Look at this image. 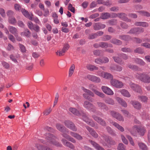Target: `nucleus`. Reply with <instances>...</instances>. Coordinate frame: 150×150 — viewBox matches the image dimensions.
Returning <instances> with one entry per match:
<instances>
[{"instance_id": "obj_8", "label": "nucleus", "mask_w": 150, "mask_h": 150, "mask_svg": "<svg viewBox=\"0 0 150 150\" xmlns=\"http://www.w3.org/2000/svg\"><path fill=\"white\" fill-rule=\"evenodd\" d=\"M111 85L116 88H120L123 86V84L121 81L115 79H111L110 81Z\"/></svg>"}, {"instance_id": "obj_9", "label": "nucleus", "mask_w": 150, "mask_h": 150, "mask_svg": "<svg viewBox=\"0 0 150 150\" xmlns=\"http://www.w3.org/2000/svg\"><path fill=\"white\" fill-rule=\"evenodd\" d=\"M93 118L98 124L103 126H105L106 125V122L101 117H99L95 115L92 116Z\"/></svg>"}, {"instance_id": "obj_4", "label": "nucleus", "mask_w": 150, "mask_h": 150, "mask_svg": "<svg viewBox=\"0 0 150 150\" xmlns=\"http://www.w3.org/2000/svg\"><path fill=\"white\" fill-rule=\"evenodd\" d=\"M82 120L86 123L92 127H95V128H98V125L93 121L92 120L90 119L86 115H83L82 116Z\"/></svg>"}, {"instance_id": "obj_25", "label": "nucleus", "mask_w": 150, "mask_h": 150, "mask_svg": "<svg viewBox=\"0 0 150 150\" xmlns=\"http://www.w3.org/2000/svg\"><path fill=\"white\" fill-rule=\"evenodd\" d=\"M130 103L134 108L137 109H139L141 108V104L138 101L132 100Z\"/></svg>"}, {"instance_id": "obj_12", "label": "nucleus", "mask_w": 150, "mask_h": 150, "mask_svg": "<svg viewBox=\"0 0 150 150\" xmlns=\"http://www.w3.org/2000/svg\"><path fill=\"white\" fill-rule=\"evenodd\" d=\"M86 78L89 80L94 83H99L101 82L100 78L94 75H88L87 76Z\"/></svg>"}, {"instance_id": "obj_15", "label": "nucleus", "mask_w": 150, "mask_h": 150, "mask_svg": "<svg viewBox=\"0 0 150 150\" xmlns=\"http://www.w3.org/2000/svg\"><path fill=\"white\" fill-rule=\"evenodd\" d=\"M69 111L74 115L79 116L81 115V113H83L82 111L79 110L76 108L73 107H70L69 109Z\"/></svg>"}, {"instance_id": "obj_20", "label": "nucleus", "mask_w": 150, "mask_h": 150, "mask_svg": "<svg viewBox=\"0 0 150 150\" xmlns=\"http://www.w3.org/2000/svg\"><path fill=\"white\" fill-rule=\"evenodd\" d=\"M86 127L87 129L93 137L95 138H97L98 137V134L93 129L88 126H86Z\"/></svg>"}, {"instance_id": "obj_51", "label": "nucleus", "mask_w": 150, "mask_h": 150, "mask_svg": "<svg viewBox=\"0 0 150 150\" xmlns=\"http://www.w3.org/2000/svg\"><path fill=\"white\" fill-rule=\"evenodd\" d=\"M118 150H126V147L122 143L119 144L117 147Z\"/></svg>"}, {"instance_id": "obj_33", "label": "nucleus", "mask_w": 150, "mask_h": 150, "mask_svg": "<svg viewBox=\"0 0 150 150\" xmlns=\"http://www.w3.org/2000/svg\"><path fill=\"white\" fill-rule=\"evenodd\" d=\"M119 38L126 41H129L131 39V37L129 35H123L119 36Z\"/></svg>"}, {"instance_id": "obj_42", "label": "nucleus", "mask_w": 150, "mask_h": 150, "mask_svg": "<svg viewBox=\"0 0 150 150\" xmlns=\"http://www.w3.org/2000/svg\"><path fill=\"white\" fill-rule=\"evenodd\" d=\"M138 144L139 148L143 150H147V147L146 146L144 143L141 142H139Z\"/></svg>"}, {"instance_id": "obj_11", "label": "nucleus", "mask_w": 150, "mask_h": 150, "mask_svg": "<svg viewBox=\"0 0 150 150\" xmlns=\"http://www.w3.org/2000/svg\"><path fill=\"white\" fill-rule=\"evenodd\" d=\"M130 87L134 91L140 94L142 93V91L140 87L138 85L133 83L130 84Z\"/></svg>"}, {"instance_id": "obj_64", "label": "nucleus", "mask_w": 150, "mask_h": 150, "mask_svg": "<svg viewBox=\"0 0 150 150\" xmlns=\"http://www.w3.org/2000/svg\"><path fill=\"white\" fill-rule=\"evenodd\" d=\"M119 113L115 111L112 110L110 111V114L113 117L115 118L117 115Z\"/></svg>"}, {"instance_id": "obj_17", "label": "nucleus", "mask_w": 150, "mask_h": 150, "mask_svg": "<svg viewBox=\"0 0 150 150\" xmlns=\"http://www.w3.org/2000/svg\"><path fill=\"white\" fill-rule=\"evenodd\" d=\"M93 27L95 30H98L105 28L106 25L105 24H102L100 23H94L93 25Z\"/></svg>"}, {"instance_id": "obj_21", "label": "nucleus", "mask_w": 150, "mask_h": 150, "mask_svg": "<svg viewBox=\"0 0 150 150\" xmlns=\"http://www.w3.org/2000/svg\"><path fill=\"white\" fill-rule=\"evenodd\" d=\"M103 137L109 145H113L115 144V142L112 139L109 138L107 136L105 135L103 136Z\"/></svg>"}, {"instance_id": "obj_52", "label": "nucleus", "mask_w": 150, "mask_h": 150, "mask_svg": "<svg viewBox=\"0 0 150 150\" xmlns=\"http://www.w3.org/2000/svg\"><path fill=\"white\" fill-rule=\"evenodd\" d=\"M112 38L111 36L108 35H106L103 36L102 37V40L104 41H107L110 40Z\"/></svg>"}, {"instance_id": "obj_49", "label": "nucleus", "mask_w": 150, "mask_h": 150, "mask_svg": "<svg viewBox=\"0 0 150 150\" xmlns=\"http://www.w3.org/2000/svg\"><path fill=\"white\" fill-rule=\"evenodd\" d=\"M138 12L142 16L147 17H149L150 16V13L144 11H139Z\"/></svg>"}, {"instance_id": "obj_35", "label": "nucleus", "mask_w": 150, "mask_h": 150, "mask_svg": "<svg viewBox=\"0 0 150 150\" xmlns=\"http://www.w3.org/2000/svg\"><path fill=\"white\" fill-rule=\"evenodd\" d=\"M105 103L110 105H113L115 104L114 100L111 98H107L105 100Z\"/></svg>"}, {"instance_id": "obj_2", "label": "nucleus", "mask_w": 150, "mask_h": 150, "mask_svg": "<svg viewBox=\"0 0 150 150\" xmlns=\"http://www.w3.org/2000/svg\"><path fill=\"white\" fill-rule=\"evenodd\" d=\"M45 139L47 142L43 140V139H40V142L47 145H49V143H50L57 146L61 147L62 146L61 144L55 141V140L57 139V137L52 134L49 133L46 134Z\"/></svg>"}, {"instance_id": "obj_32", "label": "nucleus", "mask_w": 150, "mask_h": 150, "mask_svg": "<svg viewBox=\"0 0 150 150\" xmlns=\"http://www.w3.org/2000/svg\"><path fill=\"white\" fill-rule=\"evenodd\" d=\"M36 146L38 149L39 150H52L47 146H42L38 144H37Z\"/></svg>"}, {"instance_id": "obj_63", "label": "nucleus", "mask_w": 150, "mask_h": 150, "mask_svg": "<svg viewBox=\"0 0 150 150\" xmlns=\"http://www.w3.org/2000/svg\"><path fill=\"white\" fill-rule=\"evenodd\" d=\"M27 25L28 27V28L31 30H33L34 27V25L33 23L31 21L28 22L27 24Z\"/></svg>"}, {"instance_id": "obj_19", "label": "nucleus", "mask_w": 150, "mask_h": 150, "mask_svg": "<svg viewBox=\"0 0 150 150\" xmlns=\"http://www.w3.org/2000/svg\"><path fill=\"white\" fill-rule=\"evenodd\" d=\"M61 141L65 146L69 147L71 149H73L74 148V146L72 144L68 142L64 138H62L61 140Z\"/></svg>"}, {"instance_id": "obj_13", "label": "nucleus", "mask_w": 150, "mask_h": 150, "mask_svg": "<svg viewBox=\"0 0 150 150\" xmlns=\"http://www.w3.org/2000/svg\"><path fill=\"white\" fill-rule=\"evenodd\" d=\"M101 89L103 92L107 95L112 96L114 94L113 91L107 86H102Z\"/></svg>"}, {"instance_id": "obj_44", "label": "nucleus", "mask_w": 150, "mask_h": 150, "mask_svg": "<svg viewBox=\"0 0 150 150\" xmlns=\"http://www.w3.org/2000/svg\"><path fill=\"white\" fill-rule=\"evenodd\" d=\"M106 129L108 132L111 135L113 136L116 135L115 132L113 131L111 128L110 127L107 126L106 127Z\"/></svg>"}, {"instance_id": "obj_1", "label": "nucleus", "mask_w": 150, "mask_h": 150, "mask_svg": "<svg viewBox=\"0 0 150 150\" xmlns=\"http://www.w3.org/2000/svg\"><path fill=\"white\" fill-rule=\"evenodd\" d=\"M56 127L58 130L62 133V135L63 137L73 143H76L75 140L67 134V133L69 132V131L64 126L58 123L56 124Z\"/></svg>"}, {"instance_id": "obj_29", "label": "nucleus", "mask_w": 150, "mask_h": 150, "mask_svg": "<svg viewBox=\"0 0 150 150\" xmlns=\"http://www.w3.org/2000/svg\"><path fill=\"white\" fill-rule=\"evenodd\" d=\"M70 134L72 136L78 140H81L83 139L82 136L77 133H74L72 132H71Z\"/></svg>"}, {"instance_id": "obj_30", "label": "nucleus", "mask_w": 150, "mask_h": 150, "mask_svg": "<svg viewBox=\"0 0 150 150\" xmlns=\"http://www.w3.org/2000/svg\"><path fill=\"white\" fill-rule=\"evenodd\" d=\"M113 47L112 44H109L106 42H100V47L104 48H107L108 47Z\"/></svg>"}, {"instance_id": "obj_18", "label": "nucleus", "mask_w": 150, "mask_h": 150, "mask_svg": "<svg viewBox=\"0 0 150 150\" xmlns=\"http://www.w3.org/2000/svg\"><path fill=\"white\" fill-rule=\"evenodd\" d=\"M127 15L124 13H118V17L119 18L127 22H130L131 21V20L127 18Z\"/></svg>"}, {"instance_id": "obj_27", "label": "nucleus", "mask_w": 150, "mask_h": 150, "mask_svg": "<svg viewBox=\"0 0 150 150\" xmlns=\"http://www.w3.org/2000/svg\"><path fill=\"white\" fill-rule=\"evenodd\" d=\"M116 100L118 103L122 106L125 108H126L127 107V104L123 99L117 97L116 98Z\"/></svg>"}, {"instance_id": "obj_38", "label": "nucleus", "mask_w": 150, "mask_h": 150, "mask_svg": "<svg viewBox=\"0 0 150 150\" xmlns=\"http://www.w3.org/2000/svg\"><path fill=\"white\" fill-rule=\"evenodd\" d=\"M75 69V65L73 64L70 67L69 71V76L70 77L74 73Z\"/></svg>"}, {"instance_id": "obj_36", "label": "nucleus", "mask_w": 150, "mask_h": 150, "mask_svg": "<svg viewBox=\"0 0 150 150\" xmlns=\"http://www.w3.org/2000/svg\"><path fill=\"white\" fill-rule=\"evenodd\" d=\"M113 76L112 75L109 73L105 72L103 78L107 79H113Z\"/></svg>"}, {"instance_id": "obj_61", "label": "nucleus", "mask_w": 150, "mask_h": 150, "mask_svg": "<svg viewBox=\"0 0 150 150\" xmlns=\"http://www.w3.org/2000/svg\"><path fill=\"white\" fill-rule=\"evenodd\" d=\"M110 10L112 11L117 12L119 10V8L118 6H113L110 8Z\"/></svg>"}, {"instance_id": "obj_56", "label": "nucleus", "mask_w": 150, "mask_h": 150, "mask_svg": "<svg viewBox=\"0 0 150 150\" xmlns=\"http://www.w3.org/2000/svg\"><path fill=\"white\" fill-rule=\"evenodd\" d=\"M108 23L110 25H114L117 24V20L115 19H112L108 21Z\"/></svg>"}, {"instance_id": "obj_41", "label": "nucleus", "mask_w": 150, "mask_h": 150, "mask_svg": "<svg viewBox=\"0 0 150 150\" xmlns=\"http://www.w3.org/2000/svg\"><path fill=\"white\" fill-rule=\"evenodd\" d=\"M110 41L112 43L117 45H121L122 43V41L120 40L115 39H113Z\"/></svg>"}, {"instance_id": "obj_23", "label": "nucleus", "mask_w": 150, "mask_h": 150, "mask_svg": "<svg viewBox=\"0 0 150 150\" xmlns=\"http://www.w3.org/2000/svg\"><path fill=\"white\" fill-rule=\"evenodd\" d=\"M89 142L93 145V147H94L96 150H105L103 148L100 146L98 144H97L95 142L92 140H89Z\"/></svg>"}, {"instance_id": "obj_54", "label": "nucleus", "mask_w": 150, "mask_h": 150, "mask_svg": "<svg viewBox=\"0 0 150 150\" xmlns=\"http://www.w3.org/2000/svg\"><path fill=\"white\" fill-rule=\"evenodd\" d=\"M33 17V16H32V20H30L33 21L36 23H38L40 25H41L42 24L40 21L37 17Z\"/></svg>"}, {"instance_id": "obj_43", "label": "nucleus", "mask_w": 150, "mask_h": 150, "mask_svg": "<svg viewBox=\"0 0 150 150\" xmlns=\"http://www.w3.org/2000/svg\"><path fill=\"white\" fill-rule=\"evenodd\" d=\"M138 97L139 99L144 103H146L148 100V98L145 96H139Z\"/></svg>"}, {"instance_id": "obj_10", "label": "nucleus", "mask_w": 150, "mask_h": 150, "mask_svg": "<svg viewBox=\"0 0 150 150\" xmlns=\"http://www.w3.org/2000/svg\"><path fill=\"white\" fill-rule=\"evenodd\" d=\"M64 123L65 126L69 129L74 131H77L76 127L72 122L69 120H66L64 122Z\"/></svg>"}, {"instance_id": "obj_55", "label": "nucleus", "mask_w": 150, "mask_h": 150, "mask_svg": "<svg viewBox=\"0 0 150 150\" xmlns=\"http://www.w3.org/2000/svg\"><path fill=\"white\" fill-rule=\"evenodd\" d=\"M121 50L125 52H131L132 51V50L129 48L123 47L121 49Z\"/></svg>"}, {"instance_id": "obj_31", "label": "nucleus", "mask_w": 150, "mask_h": 150, "mask_svg": "<svg viewBox=\"0 0 150 150\" xmlns=\"http://www.w3.org/2000/svg\"><path fill=\"white\" fill-rule=\"evenodd\" d=\"M112 123L113 126L121 132H123L124 131L125 129L123 127L117 123L115 122H112Z\"/></svg>"}, {"instance_id": "obj_5", "label": "nucleus", "mask_w": 150, "mask_h": 150, "mask_svg": "<svg viewBox=\"0 0 150 150\" xmlns=\"http://www.w3.org/2000/svg\"><path fill=\"white\" fill-rule=\"evenodd\" d=\"M81 89L86 93L83 94V97L85 98L92 101V98L90 96L94 97V93L91 91L86 89L83 87H81Z\"/></svg>"}, {"instance_id": "obj_48", "label": "nucleus", "mask_w": 150, "mask_h": 150, "mask_svg": "<svg viewBox=\"0 0 150 150\" xmlns=\"http://www.w3.org/2000/svg\"><path fill=\"white\" fill-rule=\"evenodd\" d=\"M95 94L101 98H104L105 95L102 92H100L97 90H95L94 92Z\"/></svg>"}, {"instance_id": "obj_59", "label": "nucleus", "mask_w": 150, "mask_h": 150, "mask_svg": "<svg viewBox=\"0 0 150 150\" xmlns=\"http://www.w3.org/2000/svg\"><path fill=\"white\" fill-rule=\"evenodd\" d=\"M69 48V44H65L64 47H63L62 50H63V52H65L66 51H67L68 49Z\"/></svg>"}, {"instance_id": "obj_57", "label": "nucleus", "mask_w": 150, "mask_h": 150, "mask_svg": "<svg viewBox=\"0 0 150 150\" xmlns=\"http://www.w3.org/2000/svg\"><path fill=\"white\" fill-rule=\"evenodd\" d=\"M115 118L119 121H124L123 117L119 113H118Z\"/></svg>"}, {"instance_id": "obj_62", "label": "nucleus", "mask_w": 150, "mask_h": 150, "mask_svg": "<svg viewBox=\"0 0 150 150\" xmlns=\"http://www.w3.org/2000/svg\"><path fill=\"white\" fill-rule=\"evenodd\" d=\"M120 26L121 27L124 29H127L128 28L129 26L126 23L124 22H121L120 23Z\"/></svg>"}, {"instance_id": "obj_7", "label": "nucleus", "mask_w": 150, "mask_h": 150, "mask_svg": "<svg viewBox=\"0 0 150 150\" xmlns=\"http://www.w3.org/2000/svg\"><path fill=\"white\" fill-rule=\"evenodd\" d=\"M144 30L143 28L140 27H135L131 28L127 33L138 35L144 32Z\"/></svg>"}, {"instance_id": "obj_16", "label": "nucleus", "mask_w": 150, "mask_h": 150, "mask_svg": "<svg viewBox=\"0 0 150 150\" xmlns=\"http://www.w3.org/2000/svg\"><path fill=\"white\" fill-rule=\"evenodd\" d=\"M138 127L136 125H134L132 128L130 129L128 127H126L125 128V130L126 131H129L130 132L131 134L134 136H136V135L137 132L136 131V130L138 129Z\"/></svg>"}, {"instance_id": "obj_40", "label": "nucleus", "mask_w": 150, "mask_h": 150, "mask_svg": "<svg viewBox=\"0 0 150 150\" xmlns=\"http://www.w3.org/2000/svg\"><path fill=\"white\" fill-rule=\"evenodd\" d=\"M146 132V129L144 127L141 128H138V129H137V132L141 136H143Z\"/></svg>"}, {"instance_id": "obj_6", "label": "nucleus", "mask_w": 150, "mask_h": 150, "mask_svg": "<svg viewBox=\"0 0 150 150\" xmlns=\"http://www.w3.org/2000/svg\"><path fill=\"white\" fill-rule=\"evenodd\" d=\"M83 106L86 109L94 113L96 111L94 106L92 103L88 101L84 102Z\"/></svg>"}, {"instance_id": "obj_46", "label": "nucleus", "mask_w": 150, "mask_h": 150, "mask_svg": "<svg viewBox=\"0 0 150 150\" xmlns=\"http://www.w3.org/2000/svg\"><path fill=\"white\" fill-rule=\"evenodd\" d=\"M135 62L136 63L142 65H144L145 64V62L142 59L139 58H136Z\"/></svg>"}, {"instance_id": "obj_28", "label": "nucleus", "mask_w": 150, "mask_h": 150, "mask_svg": "<svg viewBox=\"0 0 150 150\" xmlns=\"http://www.w3.org/2000/svg\"><path fill=\"white\" fill-rule=\"evenodd\" d=\"M120 92L125 97L129 98L131 96V95L129 92L126 89H122L120 91Z\"/></svg>"}, {"instance_id": "obj_47", "label": "nucleus", "mask_w": 150, "mask_h": 150, "mask_svg": "<svg viewBox=\"0 0 150 150\" xmlns=\"http://www.w3.org/2000/svg\"><path fill=\"white\" fill-rule=\"evenodd\" d=\"M8 22L12 25H14L16 23V21L15 18L13 17L8 18Z\"/></svg>"}, {"instance_id": "obj_45", "label": "nucleus", "mask_w": 150, "mask_h": 150, "mask_svg": "<svg viewBox=\"0 0 150 150\" xmlns=\"http://www.w3.org/2000/svg\"><path fill=\"white\" fill-rule=\"evenodd\" d=\"M113 58L114 61L118 64H122L123 63L121 59L118 57H113Z\"/></svg>"}, {"instance_id": "obj_24", "label": "nucleus", "mask_w": 150, "mask_h": 150, "mask_svg": "<svg viewBox=\"0 0 150 150\" xmlns=\"http://www.w3.org/2000/svg\"><path fill=\"white\" fill-rule=\"evenodd\" d=\"M8 29L9 32L14 35H18V30L15 27L11 26H9L8 27Z\"/></svg>"}, {"instance_id": "obj_34", "label": "nucleus", "mask_w": 150, "mask_h": 150, "mask_svg": "<svg viewBox=\"0 0 150 150\" xmlns=\"http://www.w3.org/2000/svg\"><path fill=\"white\" fill-rule=\"evenodd\" d=\"M30 34V32L28 29H26L24 32L21 33V36H25L27 37H29Z\"/></svg>"}, {"instance_id": "obj_22", "label": "nucleus", "mask_w": 150, "mask_h": 150, "mask_svg": "<svg viewBox=\"0 0 150 150\" xmlns=\"http://www.w3.org/2000/svg\"><path fill=\"white\" fill-rule=\"evenodd\" d=\"M21 11L26 17L28 18L30 20H32V16H33L32 13L29 14L28 11L23 8L21 10Z\"/></svg>"}, {"instance_id": "obj_60", "label": "nucleus", "mask_w": 150, "mask_h": 150, "mask_svg": "<svg viewBox=\"0 0 150 150\" xmlns=\"http://www.w3.org/2000/svg\"><path fill=\"white\" fill-rule=\"evenodd\" d=\"M134 52L139 53L142 54L144 52V51L141 47L137 48L134 50Z\"/></svg>"}, {"instance_id": "obj_14", "label": "nucleus", "mask_w": 150, "mask_h": 150, "mask_svg": "<svg viewBox=\"0 0 150 150\" xmlns=\"http://www.w3.org/2000/svg\"><path fill=\"white\" fill-rule=\"evenodd\" d=\"M97 104L98 107L101 110L104 111H107L109 110V108L107 105L104 103L100 102H97Z\"/></svg>"}, {"instance_id": "obj_39", "label": "nucleus", "mask_w": 150, "mask_h": 150, "mask_svg": "<svg viewBox=\"0 0 150 150\" xmlns=\"http://www.w3.org/2000/svg\"><path fill=\"white\" fill-rule=\"evenodd\" d=\"M110 17V14L108 12L102 13L100 17V18L102 19H107Z\"/></svg>"}, {"instance_id": "obj_3", "label": "nucleus", "mask_w": 150, "mask_h": 150, "mask_svg": "<svg viewBox=\"0 0 150 150\" xmlns=\"http://www.w3.org/2000/svg\"><path fill=\"white\" fill-rule=\"evenodd\" d=\"M136 77L145 83H149L150 82V76L148 74L144 73L142 74L137 73L136 75Z\"/></svg>"}, {"instance_id": "obj_26", "label": "nucleus", "mask_w": 150, "mask_h": 150, "mask_svg": "<svg viewBox=\"0 0 150 150\" xmlns=\"http://www.w3.org/2000/svg\"><path fill=\"white\" fill-rule=\"evenodd\" d=\"M134 24L137 26H142L144 27H147L149 26L148 23L146 22H136Z\"/></svg>"}, {"instance_id": "obj_53", "label": "nucleus", "mask_w": 150, "mask_h": 150, "mask_svg": "<svg viewBox=\"0 0 150 150\" xmlns=\"http://www.w3.org/2000/svg\"><path fill=\"white\" fill-rule=\"evenodd\" d=\"M19 45L21 51L23 53H25L26 52V49L25 47L21 44L19 43Z\"/></svg>"}, {"instance_id": "obj_37", "label": "nucleus", "mask_w": 150, "mask_h": 150, "mask_svg": "<svg viewBox=\"0 0 150 150\" xmlns=\"http://www.w3.org/2000/svg\"><path fill=\"white\" fill-rule=\"evenodd\" d=\"M86 67L88 69L91 71H93L94 70H97L98 69V67L91 64H88Z\"/></svg>"}, {"instance_id": "obj_50", "label": "nucleus", "mask_w": 150, "mask_h": 150, "mask_svg": "<svg viewBox=\"0 0 150 150\" xmlns=\"http://www.w3.org/2000/svg\"><path fill=\"white\" fill-rule=\"evenodd\" d=\"M14 7L15 9L17 11H21V10L23 9L19 4H15Z\"/></svg>"}, {"instance_id": "obj_58", "label": "nucleus", "mask_w": 150, "mask_h": 150, "mask_svg": "<svg viewBox=\"0 0 150 150\" xmlns=\"http://www.w3.org/2000/svg\"><path fill=\"white\" fill-rule=\"evenodd\" d=\"M121 137L122 142L125 144H128V142L125 137L123 135L121 134Z\"/></svg>"}]
</instances>
